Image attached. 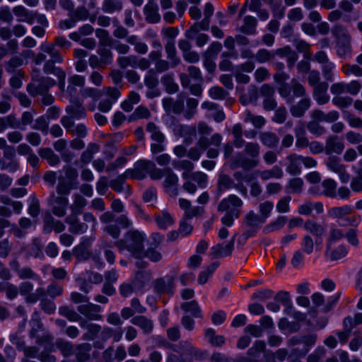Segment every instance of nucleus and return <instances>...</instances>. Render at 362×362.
<instances>
[{"label":"nucleus","instance_id":"obj_1","mask_svg":"<svg viewBox=\"0 0 362 362\" xmlns=\"http://www.w3.org/2000/svg\"><path fill=\"white\" fill-rule=\"evenodd\" d=\"M144 239L145 235L143 233L137 230H130L124 234L122 239L115 242V245L119 251L127 250L132 256L141 259L144 257Z\"/></svg>","mask_w":362,"mask_h":362},{"label":"nucleus","instance_id":"obj_2","mask_svg":"<svg viewBox=\"0 0 362 362\" xmlns=\"http://www.w3.org/2000/svg\"><path fill=\"white\" fill-rule=\"evenodd\" d=\"M244 153L239 152L231 158V168H242L245 170L255 168L259 165L260 146L255 142H247L245 145Z\"/></svg>","mask_w":362,"mask_h":362},{"label":"nucleus","instance_id":"obj_3","mask_svg":"<svg viewBox=\"0 0 362 362\" xmlns=\"http://www.w3.org/2000/svg\"><path fill=\"white\" fill-rule=\"evenodd\" d=\"M65 111L67 115L62 117L60 122L66 130L74 127V119H83L86 116L83 101L79 99H70V104L66 107Z\"/></svg>","mask_w":362,"mask_h":362},{"label":"nucleus","instance_id":"obj_4","mask_svg":"<svg viewBox=\"0 0 362 362\" xmlns=\"http://www.w3.org/2000/svg\"><path fill=\"white\" fill-rule=\"evenodd\" d=\"M336 39L337 54L339 57H346L351 52V36L348 30L341 25H336L332 29Z\"/></svg>","mask_w":362,"mask_h":362},{"label":"nucleus","instance_id":"obj_5","mask_svg":"<svg viewBox=\"0 0 362 362\" xmlns=\"http://www.w3.org/2000/svg\"><path fill=\"white\" fill-rule=\"evenodd\" d=\"M353 212V208L350 205L342 206H334L327 211L329 217L336 219L340 226H357L356 218L348 217Z\"/></svg>","mask_w":362,"mask_h":362},{"label":"nucleus","instance_id":"obj_6","mask_svg":"<svg viewBox=\"0 0 362 362\" xmlns=\"http://www.w3.org/2000/svg\"><path fill=\"white\" fill-rule=\"evenodd\" d=\"M264 223L265 222L262 221L261 217L255 214L254 211H250L245 215L243 222V227L245 230L242 234V237L245 240H247L254 236Z\"/></svg>","mask_w":362,"mask_h":362},{"label":"nucleus","instance_id":"obj_7","mask_svg":"<svg viewBox=\"0 0 362 362\" xmlns=\"http://www.w3.org/2000/svg\"><path fill=\"white\" fill-rule=\"evenodd\" d=\"M34 286L30 281H23L20 284L18 289L20 294L25 297L27 303H35L42 297L46 296L45 289L38 287L33 292Z\"/></svg>","mask_w":362,"mask_h":362},{"label":"nucleus","instance_id":"obj_8","mask_svg":"<svg viewBox=\"0 0 362 362\" xmlns=\"http://www.w3.org/2000/svg\"><path fill=\"white\" fill-rule=\"evenodd\" d=\"M325 163L330 171L339 175L342 183H347L350 180V175L347 173L346 165L341 163L340 158L337 156H329Z\"/></svg>","mask_w":362,"mask_h":362},{"label":"nucleus","instance_id":"obj_9","mask_svg":"<svg viewBox=\"0 0 362 362\" xmlns=\"http://www.w3.org/2000/svg\"><path fill=\"white\" fill-rule=\"evenodd\" d=\"M55 85V81L49 77H40L27 86V91L33 97L48 93L49 89Z\"/></svg>","mask_w":362,"mask_h":362},{"label":"nucleus","instance_id":"obj_10","mask_svg":"<svg viewBox=\"0 0 362 362\" xmlns=\"http://www.w3.org/2000/svg\"><path fill=\"white\" fill-rule=\"evenodd\" d=\"M204 28L202 24L194 23L185 33V36L189 40H194L196 45L202 47L209 40V37L205 33H201V30H208Z\"/></svg>","mask_w":362,"mask_h":362},{"label":"nucleus","instance_id":"obj_11","mask_svg":"<svg viewBox=\"0 0 362 362\" xmlns=\"http://www.w3.org/2000/svg\"><path fill=\"white\" fill-rule=\"evenodd\" d=\"M172 129L175 135L184 138V144L189 146L197 137V129L194 125L173 123Z\"/></svg>","mask_w":362,"mask_h":362},{"label":"nucleus","instance_id":"obj_12","mask_svg":"<svg viewBox=\"0 0 362 362\" xmlns=\"http://www.w3.org/2000/svg\"><path fill=\"white\" fill-rule=\"evenodd\" d=\"M48 204L52 206V213L61 218L66 215L69 199L64 196H56L52 193L48 199Z\"/></svg>","mask_w":362,"mask_h":362},{"label":"nucleus","instance_id":"obj_13","mask_svg":"<svg viewBox=\"0 0 362 362\" xmlns=\"http://www.w3.org/2000/svg\"><path fill=\"white\" fill-rule=\"evenodd\" d=\"M77 311L88 320H101L103 315L100 314L102 307L92 303H86L77 307Z\"/></svg>","mask_w":362,"mask_h":362},{"label":"nucleus","instance_id":"obj_14","mask_svg":"<svg viewBox=\"0 0 362 362\" xmlns=\"http://www.w3.org/2000/svg\"><path fill=\"white\" fill-rule=\"evenodd\" d=\"M163 177H165L163 187L166 192L172 196H177L178 194L177 187L178 182L177 175L171 168H165Z\"/></svg>","mask_w":362,"mask_h":362},{"label":"nucleus","instance_id":"obj_15","mask_svg":"<svg viewBox=\"0 0 362 362\" xmlns=\"http://www.w3.org/2000/svg\"><path fill=\"white\" fill-rule=\"evenodd\" d=\"M344 148L343 141L336 135L329 136L325 141V153L332 156V153L341 154Z\"/></svg>","mask_w":362,"mask_h":362},{"label":"nucleus","instance_id":"obj_16","mask_svg":"<svg viewBox=\"0 0 362 362\" xmlns=\"http://www.w3.org/2000/svg\"><path fill=\"white\" fill-rule=\"evenodd\" d=\"M304 228L315 237V245H320L322 243V238L324 235L326 228L320 223L308 219L303 225Z\"/></svg>","mask_w":362,"mask_h":362},{"label":"nucleus","instance_id":"obj_17","mask_svg":"<svg viewBox=\"0 0 362 362\" xmlns=\"http://www.w3.org/2000/svg\"><path fill=\"white\" fill-rule=\"evenodd\" d=\"M174 279L170 276L159 278L153 281V289L157 293H168L173 295L174 293Z\"/></svg>","mask_w":362,"mask_h":362},{"label":"nucleus","instance_id":"obj_18","mask_svg":"<svg viewBox=\"0 0 362 362\" xmlns=\"http://www.w3.org/2000/svg\"><path fill=\"white\" fill-rule=\"evenodd\" d=\"M30 325L31 326V328H30V330L29 332V336L30 338L37 337V339H36L37 344H42L43 341V339H45V340H47V339H50V337L49 335H46L43 337H37V332L39 331L42 330V327H43V325L40 319L39 313L37 311H35L33 313L32 318L30 322Z\"/></svg>","mask_w":362,"mask_h":362},{"label":"nucleus","instance_id":"obj_19","mask_svg":"<svg viewBox=\"0 0 362 362\" xmlns=\"http://www.w3.org/2000/svg\"><path fill=\"white\" fill-rule=\"evenodd\" d=\"M163 107L167 113L180 114L184 109V98L179 95L176 100L165 98L162 100Z\"/></svg>","mask_w":362,"mask_h":362},{"label":"nucleus","instance_id":"obj_20","mask_svg":"<svg viewBox=\"0 0 362 362\" xmlns=\"http://www.w3.org/2000/svg\"><path fill=\"white\" fill-rule=\"evenodd\" d=\"M235 236L227 244H217L211 248L210 255L213 258H221L229 256L234 249Z\"/></svg>","mask_w":362,"mask_h":362},{"label":"nucleus","instance_id":"obj_21","mask_svg":"<svg viewBox=\"0 0 362 362\" xmlns=\"http://www.w3.org/2000/svg\"><path fill=\"white\" fill-rule=\"evenodd\" d=\"M286 172L291 175H298L301 173V158L300 155L296 153H291L286 158Z\"/></svg>","mask_w":362,"mask_h":362},{"label":"nucleus","instance_id":"obj_22","mask_svg":"<svg viewBox=\"0 0 362 362\" xmlns=\"http://www.w3.org/2000/svg\"><path fill=\"white\" fill-rule=\"evenodd\" d=\"M339 295H337L336 297H332L330 299H328L326 302L324 298V296L320 293H315L312 295L311 299L316 307H320L323 305L322 310L323 313H327L329 311L333 305L336 303Z\"/></svg>","mask_w":362,"mask_h":362},{"label":"nucleus","instance_id":"obj_23","mask_svg":"<svg viewBox=\"0 0 362 362\" xmlns=\"http://www.w3.org/2000/svg\"><path fill=\"white\" fill-rule=\"evenodd\" d=\"M243 204V201L236 195L230 194L227 198L223 199L218 206V211L223 212L229 210L240 209Z\"/></svg>","mask_w":362,"mask_h":362},{"label":"nucleus","instance_id":"obj_24","mask_svg":"<svg viewBox=\"0 0 362 362\" xmlns=\"http://www.w3.org/2000/svg\"><path fill=\"white\" fill-rule=\"evenodd\" d=\"M257 20L255 17L247 15L243 17L242 25L237 30L247 35H255L257 32Z\"/></svg>","mask_w":362,"mask_h":362},{"label":"nucleus","instance_id":"obj_25","mask_svg":"<svg viewBox=\"0 0 362 362\" xmlns=\"http://www.w3.org/2000/svg\"><path fill=\"white\" fill-rule=\"evenodd\" d=\"M78 214H70L65 218V222L69 226V231L72 233L81 234L88 230V225L78 220Z\"/></svg>","mask_w":362,"mask_h":362},{"label":"nucleus","instance_id":"obj_26","mask_svg":"<svg viewBox=\"0 0 362 362\" xmlns=\"http://www.w3.org/2000/svg\"><path fill=\"white\" fill-rule=\"evenodd\" d=\"M329 85L327 82H322L318 86L313 88V95L319 105L327 104L329 100V95L327 94Z\"/></svg>","mask_w":362,"mask_h":362},{"label":"nucleus","instance_id":"obj_27","mask_svg":"<svg viewBox=\"0 0 362 362\" xmlns=\"http://www.w3.org/2000/svg\"><path fill=\"white\" fill-rule=\"evenodd\" d=\"M294 134L296 138V146L298 148H305L310 145L309 140L307 137L305 124L298 122L294 128Z\"/></svg>","mask_w":362,"mask_h":362},{"label":"nucleus","instance_id":"obj_28","mask_svg":"<svg viewBox=\"0 0 362 362\" xmlns=\"http://www.w3.org/2000/svg\"><path fill=\"white\" fill-rule=\"evenodd\" d=\"M146 21L149 23H157L160 21L158 6L156 2L151 1L144 7Z\"/></svg>","mask_w":362,"mask_h":362},{"label":"nucleus","instance_id":"obj_29","mask_svg":"<svg viewBox=\"0 0 362 362\" xmlns=\"http://www.w3.org/2000/svg\"><path fill=\"white\" fill-rule=\"evenodd\" d=\"M311 100L308 97H305L299 100L296 104L292 105L290 107V112L294 117H302L305 112L310 107Z\"/></svg>","mask_w":362,"mask_h":362},{"label":"nucleus","instance_id":"obj_30","mask_svg":"<svg viewBox=\"0 0 362 362\" xmlns=\"http://www.w3.org/2000/svg\"><path fill=\"white\" fill-rule=\"evenodd\" d=\"M235 186V184L233 180L229 175L221 173L217 181L216 198L219 199L225 190L233 188Z\"/></svg>","mask_w":362,"mask_h":362},{"label":"nucleus","instance_id":"obj_31","mask_svg":"<svg viewBox=\"0 0 362 362\" xmlns=\"http://www.w3.org/2000/svg\"><path fill=\"white\" fill-rule=\"evenodd\" d=\"M131 322L139 327L144 334H148L151 333L153 329V322L144 315H137L131 320Z\"/></svg>","mask_w":362,"mask_h":362},{"label":"nucleus","instance_id":"obj_32","mask_svg":"<svg viewBox=\"0 0 362 362\" xmlns=\"http://www.w3.org/2000/svg\"><path fill=\"white\" fill-rule=\"evenodd\" d=\"M64 224L59 220H55L51 215L47 216L44 219L43 231L45 233H50L54 230L59 233L64 230Z\"/></svg>","mask_w":362,"mask_h":362},{"label":"nucleus","instance_id":"obj_33","mask_svg":"<svg viewBox=\"0 0 362 362\" xmlns=\"http://www.w3.org/2000/svg\"><path fill=\"white\" fill-rule=\"evenodd\" d=\"M173 167L177 170H183L182 177L184 180L189 179V175L193 173L194 165L189 160H175L173 161Z\"/></svg>","mask_w":362,"mask_h":362},{"label":"nucleus","instance_id":"obj_34","mask_svg":"<svg viewBox=\"0 0 362 362\" xmlns=\"http://www.w3.org/2000/svg\"><path fill=\"white\" fill-rule=\"evenodd\" d=\"M40 49L42 52L46 53L49 56L50 60L57 62L58 64L63 62V57L62 54L53 43H42L40 45Z\"/></svg>","mask_w":362,"mask_h":362},{"label":"nucleus","instance_id":"obj_35","mask_svg":"<svg viewBox=\"0 0 362 362\" xmlns=\"http://www.w3.org/2000/svg\"><path fill=\"white\" fill-rule=\"evenodd\" d=\"M14 15L20 18L18 19V22H25L28 24H33L35 20V14L27 10L23 6H17L13 8Z\"/></svg>","mask_w":362,"mask_h":362},{"label":"nucleus","instance_id":"obj_36","mask_svg":"<svg viewBox=\"0 0 362 362\" xmlns=\"http://www.w3.org/2000/svg\"><path fill=\"white\" fill-rule=\"evenodd\" d=\"M39 156L47 160L51 166H54L60 163V158L50 148H40L38 149Z\"/></svg>","mask_w":362,"mask_h":362},{"label":"nucleus","instance_id":"obj_37","mask_svg":"<svg viewBox=\"0 0 362 362\" xmlns=\"http://www.w3.org/2000/svg\"><path fill=\"white\" fill-rule=\"evenodd\" d=\"M259 138L264 146L270 148L276 147L279 142L278 136L272 132H261L259 135Z\"/></svg>","mask_w":362,"mask_h":362},{"label":"nucleus","instance_id":"obj_38","mask_svg":"<svg viewBox=\"0 0 362 362\" xmlns=\"http://www.w3.org/2000/svg\"><path fill=\"white\" fill-rule=\"evenodd\" d=\"M122 8L123 3L122 0H103L101 6L102 11L109 14L120 12Z\"/></svg>","mask_w":362,"mask_h":362},{"label":"nucleus","instance_id":"obj_39","mask_svg":"<svg viewBox=\"0 0 362 362\" xmlns=\"http://www.w3.org/2000/svg\"><path fill=\"white\" fill-rule=\"evenodd\" d=\"M127 177L125 174H122L112 180L110 182V187L117 192H122L125 191L126 196H129V187L127 185L124 186Z\"/></svg>","mask_w":362,"mask_h":362},{"label":"nucleus","instance_id":"obj_40","mask_svg":"<svg viewBox=\"0 0 362 362\" xmlns=\"http://www.w3.org/2000/svg\"><path fill=\"white\" fill-rule=\"evenodd\" d=\"M165 51L168 59L170 61L171 67L177 66L180 60L177 56V51L173 40H169L165 45Z\"/></svg>","mask_w":362,"mask_h":362},{"label":"nucleus","instance_id":"obj_41","mask_svg":"<svg viewBox=\"0 0 362 362\" xmlns=\"http://www.w3.org/2000/svg\"><path fill=\"white\" fill-rule=\"evenodd\" d=\"M89 244L88 241H83L73 249V255L78 261L86 260L90 257V253L88 249Z\"/></svg>","mask_w":362,"mask_h":362},{"label":"nucleus","instance_id":"obj_42","mask_svg":"<svg viewBox=\"0 0 362 362\" xmlns=\"http://www.w3.org/2000/svg\"><path fill=\"white\" fill-rule=\"evenodd\" d=\"M92 346L88 343H83L76 346L75 355L78 362H85L90 358Z\"/></svg>","mask_w":362,"mask_h":362},{"label":"nucleus","instance_id":"obj_43","mask_svg":"<svg viewBox=\"0 0 362 362\" xmlns=\"http://www.w3.org/2000/svg\"><path fill=\"white\" fill-rule=\"evenodd\" d=\"M288 218L285 216H279L274 221L267 224L263 228L262 232L264 234H269L276 230L281 229L286 223Z\"/></svg>","mask_w":362,"mask_h":362},{"label":"nucleus","instance_id":"obj_44","mask_svg":"<svg viewBox=\"0 0 362 362\" xmlns=\"http://www.w3.org/2000/svg\"><path fill=\"white\" fill-rule=\"evenodd\" d=\"M127 42L134 47V51L140 54H145L148 50V45L134 35L127 37Z\"/></svg>","mask_w":362,"mask_h":362},{"label":"nucleus","instance_id":"obj_45","mask_svg":"<svg viewBox=\"0 0 362 362\" xmlns=\"http://www.w3.org/2000/svg\"><path fill=\"white\" fill-rule=\"evenodd\" d=\"M181 308L185 313H190L194 317L202 318V313L198 303L193 300L189 302L183 303L181 304Z\"/></svg>","mask_w":362,"mask_h":362},{"label":"nucleus","instance_id":"obj_46","mask_svg":"<svg viewBox=\"0 0 362 362\" xmlns=\"http://www.w3.org/2000/svg\"><path fill=\"white\" fill-rule=\"evenodd\" d=\"M259 175L262 180L272 178L281 179L284 176V172L279 166L274 165L271 169L260 171Z\"/></svg>","mask_w":362,"mask_h":362},{"label":"nucleus","instance_id":"obj_47","mask_svg":"<svg viewBox=\"0 0 362 362\" xmlns=\"http://www.w3.org/2000/svg\"><path fill=\"white\" fill-rule=\"evenodd\" d=\"M332 244H327L326 255L332 260H338L345 257L347 254V250L344 245H339L335 249H332Z\"/></svg>","mask_w":362,"mask_h":362},{"label":"nucleus","instance_id":"obj_48","mask_svg":"<svg viewBox=\"0 0 362 362\" xmlns=\"http://www.w3.org/2000/svg\"><path fill=\"white\" fill-rule=\"evenodd\" d=\"M155 218L158 226L161 229H166L174 223L173 218L166 210H163L160 214H157Z\"/></svg>","mask_w":362,"mask_h":362},{"label":"nucleus","instance_id":"obj_49","mask_svg":"<svg viewBox=\"0 0 362 362\" xmlns=\"http://www.w3.org/2000/svg\"><path fill=\"white\" fill-rule=\"evenodd\" d=\"M146 132L151 134L152 140L158 143H163L165 141V136L160 132L159 127L153 122H149L146 124Z\"/></svg>","mask_w":362,"mask_h":362},{"label":"nucleus","instance_id":"obj_50","mask_svg":"<svg viewBox=\"0 0 362 362\" xmlns=\"http://www.w3.org/2000/svg\"><path fill=\"white\" fill-rule=\"evenodd\" d=\"M73 203L70 206V209L72 214H80L83 209L87 205L86 199L79 194H74L73 195Z\"/></svg>","mask_w":362,"mask_h":362},{"label":"nucleus","instance_id":"obj_51","mask_svg":"<svg viewBox=\"0 0 362 362\" xmlns=\"http://www.w3.org/2000/svg\"><path fill=\"white\" fill-rule=\"evenodd\" d=\"M243 119L245 122L252 123L257 129L262 128L266 123V119L262 116L255 115L248 110L245 111Z\"/></svg>","mask_w":362,"mask_h":362},{"label":"nucleus","instance_id":"obj_52","mask_svg":"<svg viewBox=\"0 0 362 362\" xmlns=\"http://www.w3.org/2000/svg\"><path fill=\"white\" fill-rule=\"evenodd\" d=\"M323 187L322 194L328 197L335 198L337 197V182L333 179H325L322 182Z\"/></svg>","mask_w":362,"mask_h":362},{"label":"nucleus","instance_id":"obj_53","mask_svg":"<svg viewBox=\"0 0 362 362\" xmlns=\"http://www.w3.org/2000/svg\"><path fill=\"white\" fill-rule=\"evenodd\" d=\"M151 277V274L148 271L138 272L133 281V284L135 288H142L146 283H148Z\"/></svg>","mask_w":362,"mask_h":362},{"label":"nucleus","instance_id":"obj_54","mask_svg":"<svg viewBox=\"0 0 362 362\" xmlns=\"http://www.w3.org/2000/svg\"><path fill=\"white\" fill-rule=\"evenodd\" d=\"M28 255L35 258H42L44 255L42 252V241L38 238H35L30 245Z\"/></svg>","mask_w":362,"mask_h":362},{"label":"nucleus","instance_id":"obj_55","mask_svg":"<svg viewBox=\"0 0 362 362\" xmlns=\"http://www.w3.org/2000/svg\"><path fill=\"white\" fill-rule=\"evenodd\" d=\"M274 209V204L272 202L267 200L263 202L259 203L258 209L259 214V216L261 217L262 221L266 222L267 219L270 216L272 211Z\"/></svg>","mask_w":362,"mask_h":362},{"label":"nucleus","instance_id":"obj_56","mask_svg":"<svg viewBox=\"0 0 362 362\" xmlns=\"http://www.w3.org/2000/svg\"><path fill=\"white\" fill-rule=\"evenodd\" d=\"M151 116L150 110L142 105L137 107L133 113L129 117V122H134L141 119H148Z\"/></svg>","mask_w":362,"mask_h":362},{"label":"nucleus","instance_id":"obj_57","mask_svg":"<svg viewBox=\"0 0 362 362\" xmlns=\"http://www.w3.org/2000/svg\"><path fill=\"white\" fill-rule=\"evenodd\" d=\"M59 313L60 315L67 318L71 322H78L81 317L76 310L67 305L59 307Z\"/></svg>","mask_w":362,"mask_h":362},{"label":"nucleus","instance_id":"obj_58","mask_svg":"<svg viewBox=\"0 0 362 362\" xmlns=\"http://www.w3.org/2000/svg\"><path fill=\"white\" fill-rule=\"evenodd\" d=\"M304 182L300 177H293L291 179L286 186L288 192L293 194H300L303 190Z\"/></svg>","mask_w":362,"mask_h":362},{"label":"nucleus","instance_id":"obj_59","mask_svg":"<svg viewBox=\"0 0 362 362\" xmlns=\"http://www.w3.org/2000/svg\"><path fill=\"white\" fill-rule=\"evenodd\" d=\"M218 266V262H213L207 267H206L202 272H200L198 276V283L203 285L206 283L209 277L214 272Z\"/></svg>","mask_w":362,"mask_h":362},{"label":"nucleus","instance_id":"obj_60","mask_svg":"<svg viewBox=\"0 0 362 362\" xmlns=\"http://www.w3.org/2000/svg\"><path fill=\"white\" fill-rule=\"evenodd\" d=\"M161 83L168 93H175L178 90V85L174 81L173 75L165 74L161 78Z\"/></svg>","mask_w":362,"mask_h":362},{"label":"nucleus","instance_id":"obj_61","mask_svg":"<svg viewBox=\"0 0 362 362\" xmlns=\"http://www.w3.org/2000/svg\"><path fill=\"white\" fill-rule=\"evenodd\" d=\"M57 62L48 59L43 66V71L47 74H52L57 77L63 78L64 71L60 68L56 67L54 65Z\"/></svg>","mask_w":362,"mask_h":362},{"label":"nucleus","instance_id":"obj_62","mask_svg":"<svg viewBox=\"0 0 362 362\" xmlns=\"http://www.w3.org/2000/svg\"><path fill=\"white\" fill-rule=\"evenodd\" d=\"M72 189V183L66 180L64 177H59L57 185V192L60 195H68Z\"/></svg>","mask_w":362,"mask_h":362},{"label":"nucleus","instance_id":"obj_63","mask_svg":"<svg viewBox=\"0 0 362 362\" xmlns=\"http://www.w3.org/2000/svg\"><path fill=\"white\" fill-rule=\"evenodd\" d=\"M255 58L258 63L264 64L272 62L274 59V53L266 49H260L256 52Z\"/></svg>","mask_w":362,"mask_h":362},{"label":"nucleus","instance_id":"obj_64","mask_svg":"<svg viewBox=\"0 0 362 362\" xmlns=\"http://www.w3.org/2000/svg\"><path fill=\"white\" fill-rule=\"evenodd\" d=\"M17 276L20 279H32V280H37L40 279L39 275L35 273L30 267H23L18 269L16 273Z\"/></svg>","mask_w":362,"mask_h":362}]
</instances>
